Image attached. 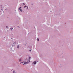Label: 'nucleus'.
<instances>
[{
	"mask_svg": "<svg viewBox=\"0 0 73 73\" xmlns=\"http://www.w3.org/2000/svg\"><path fill=\"white\" fill-rule=\"evenodd\" d=\"M28 62H24V64H28Z\"/></svg>",
	"mask_w": 73,
	"mask_h": 73,
	"instance_id": "1",
	"label": "nucleus"
},
{
	"mask_svg": "<svg viewBox=\"0 0 73 73\" xmlns=\"http://www.w3.org/2000/svg\"><path fill=\"white\" fill-rule=\"evenodd\" d=\"M21 7H19V10H20V11L21 12L22 11H21Z\"/></svg>",
	"mask_w": 73,
	"mask_h": 73,
	"instance_id": "2",
	"label": "nucleus"
},
{
	"mask_svg": "<svg viewBox=\"0 0 73 73\" xmlns=\"http://www.w3.org/2000/svg\"><path fill=\"white\" fill-rule=\"evenodd\" d=\"M36 61L34 62H33V64H36Z\"/></svg>",
	"mask_w": 73,
	"mask_h": 73,
	"instance_id": "3",
	"label": "nucleus"
},
{
	"mask_svg": "<svg viewBox=\"0 0 73 73\" xmlns=\"http://www.w3.org/2000/svg\"><path fill=\"white\" fill-rule=\"evenodd\" d=\"M21 61V59H20L19 60V61Z\"/></svg>",
	"mask_w": 73,
	"mask_h": 73,
	"instance_id": "4",
	"label": "nucleus"
},
{
	"mask_svg": "<svg viewBox=\"0 0 73 73\" xmlns=\"http://www.w3.org/2000/svg\"><path fill=\"white\" fill-rule=\"evenodd\" d=\"M10 29H11V30H12V29H13V28H11Z\"/></svg>",
	"mask_w": 73,
	"mask_h": 73,
	"instance_id": "5",
	"label": "nucleus"
},
{
	"mask_svg": "<svg viewBox=\"0 0 73 73\" xmlns=\"http://www.w3.org/2000/svg\"><path fill=\"white\" fill-rule=\"evenodd\" d=\"M37 41H39V39H38V38H37Z\"/></svg>",
	"mask_w": 73,
	"mask_h": 73,
	"instance_id": "6",
	"label": "nucleus"
},
{
	"mask_svg": "<svg viewBox=\"0 0 73 73\" xmlns=\"http://www.w3.org/2000/svg\"><path fill=\"white\" fill-rule=\"evenodd\" d=\"M24 6L25 7L24 8H25L26 7V6Z\"/></svg>",
	"mask_w": 73,
	"mask_h": 73,
	"instance_id": "7",
	"label": "nucleus"
},
{
	"mask_svg": "<svg viewBox=\"0 0 73 73\" xmlns=\"http://www.w3.org/2000/svg\"><path fill=\"white\" fill-rule=\"evenodd\" d=\"M19 46H17V48H19Z\"/></svg>",
	"mask_w": 73,
	"mask_h": 73,
	"instance_id": "8",
	"label": "nucleus"
},
{
	"mask_svg": "<svg viewBox=\"0 0 73 73\" xmlns=\"http://www.w3.org/2000/svg\"><path fill=\"white\" fill-rule=\"evenodd\" d=\"M23 5H25V3H23Z\"/></svg>",
	"mask_w": 73,
	"mask_h": 73,
	"instance_id": "9",
	"label": "nucleus"
},
{
	"mask_svg": "<svg viewBox=\"0 0 73 73\" xmlns=\"http://www.w3.org/2000/svg\"><path fill=\"white\" fill-rule=\"evenodd\" d=\"M30 58H31V57H29V60H30Z\"/></svg>",
	"mask_w": 73,
	"mask_h": 73,
	"instance_id": "10",
	"label": "nucleus"
},
{
	"mask_svg": "<svg viewBox=\"0 0 73 73\" xmlns=\"http://www.w3.org/2000/svg\"><path fill=\"white\" fill-rule=\"evenodd\" d=\"M27 9H28V6H27Z\"/></svg>",
	"mask_w": 73,
	"mask_h": 73,
	"instance_id": "11",
	"label": "nucleus"
},
{
	"mask_svg": "<svg viewBox=\"0 0 73 73\" xmlns=\"http://www.w3.org/2000/svg\"><path fill=\"white\" fill-rule=\"evenodd\" d=\"M15 72V71H13V73H14V72Z\"/></svg>",
	"mask_w": 73,
	"mask_h": 73,
	"instance_id": "12",
	"label": "nucleus"
},
{
	"mask_svg": "<svg viewBox=\"0 0 73 73\" xmlns=\"http://www.w3.org/2000/svg\"><path fill=\"white\" fill-rule=\"evenodd\" d=\"M30 51H31V50H30Z\"/></svg>",
	"mask_w": 73,
	"mask_h": 73,
	"instance_id": "13",
	"label": "nucleus"
},
{
	"mask_svg": "<svg viewBox=\"0 0 73 73\" xmlns=\"http://www.w3.org/2000/svg\"><path fill=\"white\" fill-rule=\"evenodd\" d=\"M29 62H30V60H29Z\"/></svg>",
	"mask_w": 73,
	"mask_h": 73,
	"instance_id": "14",
	"label": "nucleus"
},
{
	"mask_svg": "<svg viewBox=\"0 0 73 73\" xmlns=\"http://www.w3.org/2000/svg\"><path fill=\"white\" fill-rule=\"evenodd\" d=\"M21 63H23V62H21Z\"/></svg>",
	"mask_w": 73,
	"mask_h": 73,
	"instance_id": "15",
	"label": "nucleus"
},
{
	"mask_svg": "<svg viewBox=\"0 0 73 73\" xmlns=\"http://www.w3.org/2000/svg\"><path fill=\"white\" fill-rule=\"evenodd\" d=\"M8 27H6V28H7Z\"/></svg>",
	"mask_w": 73,
	"mask_h": 73,
	"instance_id": "16",
	"label": "nucleus"
},
{
	"mask_svg": "<svg viewBox=\"0 0 73 73\" xmlns=\"http://www.w3.org/2000/svg\"><path fill=\"white\" fill-rule=\"evenodd\" d=\"M15 73H16V72H15Z\"/></svg>",
	"mask_w": 73,
	"mask_h": 73,
	"instance_id": "17",
	"label": "nucleus"
}]
</instances>
